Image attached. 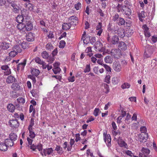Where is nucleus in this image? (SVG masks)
<instances>
[{
  "mask_svg": "<svg viewBox=\"0 0 157 157\" xmlns=\"http://www.w3.org/2000/svg\"><path fill=\"white\" fill-rule=\"evenodd\" d=\"M47 149V153L48 155H50L51 153H52L53 152V150L52 148H48L46 149Z\"/></svg>",
  "mask_w": 157,
  "mask_h": 157,
  "instance_id": "nucleus-57",
  "label": "nucleus"
},
{
  "mask_svg": "<svg viewBox=\"0 0 157 157\" xmlns=\"http://www.w3.org/2000/svg\"><path fill=\"white\" fill-rule=\"evenodd\" d=\"M157 62L155 59H153L151 63V66L153 68L155 67L157 65Z\"/></svg>",
  "mask_w": 157,
  "mask_h": 157,
  "instance_id": "nucleus-53",
  "label": "nucleus"
},
{
  "mask_svg": "<svg viewBox=\"0 0 157 157\" xmlns=\"http://www.w3.org/2000/svg\"><path fill=\"white\" fill-rule=\"evenodd\" d=\"M9 67L7 65H3L1 67V69L2 70L5 71L4 72L5 75H8L11 73V71L10 69H9Z\"/></svg>",
  "mask_w": 157,
  "mask_h": 157,
  "instance_id": "nucleus-6",
  "label": "nucleus"
},
{
  "mask_svg": "<svg viewBox=\"0 0 157 157\" xmlns=\"http://www.w3.org/2000/svg\"><path fill=\"white\" fill-rule=\"evenodd\" d=\"M110 76L109 75H106L105 78V82L109 84L110 83Z\"/></svg>",
  "mask_w": 157,
  "mask_h": 157,
  "instance_id": "nucleus-49",
  "label": "nucleus"
},
{
  "mask_svg": "<svg viewBox=\"0 0 157 157\" xmlns=\"http://www.w3.org/2000/svg\"><path fill=\"white\" fill-rule=\"evenodd\" d=\"M68 79L70 82H74L75 81V77L74 76L69 77Z\"/></svg>",
  "mask_w": 157,
  "mask_h": 157,
  "instance_id": "nucleus-61",
  "label": "nucleus"
},
{
  "mask_svg": "<svg viewBox=\"0 0 157 157\" xmlns=\"http://www.w3.org/2000/svg\"><path fill=\"white\" fill-rule=\"evenodd\" d=\"M15 78L13 76L10 75L8 76L6 80V82L8 83H12L16 81Z\"/></svg>",
  "mask_w": 157,
  "mask_h": 157,
  "instance_id": "nucleus-14",
  "label": "nucleus"
},
{
  "mask_svg": "<svg viewBox=\"0 0 157 157\" xmlns=\"http://www.w3.org/2000/svg\"><path fill=\"white\" fill-rule=\"evenodd\" d=\"M9 137L10 139L14 141L17 139V136L16 134L11 133L9 135Z\"/></svg>",
  "mask_w": 157,
  "mask_h": 157,
  "instance_id": "nucleus-27",
  "label": "nucleus"
},
{
  "mask_svg": "<svg viewBox=\"0 0 157 157\" xmlns=\"http://www.w3.org/2000/svg\"><path fill=\"white\" fill-rule=\"evenodd\" d=\"M13 140H12L10 139H7L5 140V142L6 143L7 146L9 145L10 146H12L14 144V142Z\"/></svg>",
  "mask_w": 157,
  "mask_h": 157,
  "instance_id": "nucleus-26",
  "label": "nucleus"
},
{
  "mask_svg": "<svg viewBox=\"0 0 157 157\" xmlns=\"http://www.w3.org/2000/svg\"><path fill=\"white\" fill-rule=\"evenodd\" d=\"M7 108L8 110L11 113L13 112L15 109V106L12 103L9 104L7 106Z\"/></svg>",
  "mask_w": 157,
  "mask_h": 157,
  "instance_id": "nucleus-13",
  "label": "nucleus"
},
{
  "mask_svg": "<svg viewBox=\"0 0 157 157\" xmlns=\"http://www.w3.org/2000/svg\"><path fill=\"white\" fill-rule=\"evenodd\" d=\"M103 66L107 71L110 73L111 72V69L109 66L106 64H103Z\"/></svg>",
  "mask_w": 157,
  "mask_h": 157,
  "instance_id": "nucleus-38",
  "label": "nucleus"
},
{
  "mask_svg": "<svg viewBox=\"0 0 157 157\" xmlns=\"http://www.w3.org/2000/svg\"><path fill=\"white\" fill-rule=\"evenodd\" d=\"M90 70V65H87L86 68L84 70V72L85 73L89 72Z\"/></svg>",
  "mask_w": 157,
  "mask_h": 157,
  "instance_id": "nucleus-51",
  "label": "nucleus"
},
{
  "mask_svg": "<svg viewBox=\"0 0 157 157\" xmlns=\"http://www.w3.org/2000/svg\"><path fill=\"white\" fill-rule=\"evenodd\" d=\"M104 61L106 63H111L113 62V59L110 56H107L104 58Z\"/></svg>",
  "mask_w": 157,
  "mask_h": 157,
  "instance_id": "nucleus-20",
  "label": "nucleus"
},
{
  "mask_svg": "<svg viewBox=\"0 0 157 157\" xmlns=\"http://www.w3.org/2000/svg\"><path fill=\"white\" fill-rule=\"evenodd\" d=\"M17 101L18 102L20 103H22V104L24 103L25 102V99L22 98H19L17 99Z\"/></svg>",
  "mask_w": 157,
  "mask_h": 157,
  "instance_id": "nucleus-44",
  "label": "nucleus"
},
{
  "mask_svg": "<svg viewBox=\"0 0 157 157\" xmlns=\"http://www.w3.org/2000/svg\"><path fill=\"white\" fill-rule=\"evenodd\" d=\"M117 34L120 37L123 38L125 36V31L123 28L118 29L117 31Z\"/></svg>",
  "mask_w": 157,
  "mask_h": 157,
  "instance_id": "nucleus-11",
  "label": "nucleus"
},
{
  "mask_svg": "<svg viewBox=\"0 0 157 157\" xmlns=\"http://www.w3.org/2000/svg\"><path fill=\"white\" fill-rule=\"evenodd\" d=\"M138 16L140 20L141 21H143V18H144L145 17L144 14V11H141V13H140L138 14Z\"/></svg>",
  "mask_w": 157,
  "mask_h": 157,
  "instance_id": "nucleus-31",
  "label": "nucleus"
},
{
  "mask_svg": "<svg viewBox=\"0 0 157 157\" xmlns=\"http://www.w3.org/2000/svg\"><path fill=\"white\" fill-rule=\"evenodd\" d=\"M9 125L13 128H16L18 127L19 123L16 119L10 120L9 121Z\"/></svg>",
  "mask_w": 157,
  "mask_h": 157,
  "instance_id": "nucleus-4",
  "label": "nucleus"
},
{
  "mask_svg": "<svg viewBox=\"0 0 157 157\" xmlns=\"http://www.w3.org/2000/svg\"><path fill=\"white\" fill-rule=\"evenodd\" d=\"M112 82L114 84H117L118 82V81L117 77H113L112 78Z\"/></svg>",
  "mask_w": 157,
  "mask_h": 157,
  "instance_id": "nucleus-52",
  "label": "nucleus"
},
{
  "mask_svg": "<svg viewBox=\"0 0 157 157\" xmlns=\"http://www.w3.org/2000/svg\"><path fill=\"white\" fill-rule=\"evenodd\" d=\"M86 36V38L85 37H82V39L84 44H87L90 41V36Z\"/></svg>",
  "mask_w": 157,
  "mask_h": 157,
  "instance_id": "nucleus-23",
  "label": "nucleus"
},
{
  "mask_svg": "<svg viewBox=\"0 0 157 157\" xmlns=\"http://www.w3.org/2000/svg\"><path fill=\"white\" fill-rule=\"evenodd\" d=\"M34 34L31 32H29L26 36V39L28 41H32L34 40Z\"/></svg>",
  "mask_w": 157,
  "mask_h": 157,
  "instance_id": "nucleus-9",
  "label": "nucleus"
},
{
  "mask_svg": "<svg viewBox=\"0 0 157 157\" xmlns=\"http://www.w3.org/2000/svg\"><path fill=\"white\" fill-rule=\"evenodd\" d=\"M96 41V37H92L91 39H90V43L93 44Z\"/></svg>",
  "mask_w": 157,
  "mask_h": 157,
  "instance_id": "nucleus-63",
  "label": "nucleus"
},
{
  "mask_svg": "<svg viewBox=\"0 0 157 157\" xmlns=\"http://www.w3.org/2000/svg\"><path fill=\"white\" fill-rule=\"evenodd\" d=\"M36 148H37L39 151H40L42 150V145L40 144H39L36 146Z\"/></svg>",
  "mask_w": 157,
  "mask_h": 157,
  "instance_id": "nucleus-60",
  "label": "nucleus"
},
{
  "mask_svg": "<svg viewBox=\"0 0 157 157\" xmlns=\"http://www.w3.org/2000/svg\"><path fill=\"white\" fill-rule=\"evenodd\" d=\"M28 147L30 149L32 150L33 151H35L36 149V146L34 145V144H32L30 145H28Z\"/></svg>",
  "mask_w": 157,
  "mask_h": 157,
  "instance_id": "nucleus-46",
  "label": "nucleus"
},
{
  "mask_svg": "<svg viewBox=\"0 0 157 157\" xmlns=\"http://www.w3.org/2000/svg\"><path fill=\"white\" fill-rule=\"evenodd\" d=\"M7 146L6 143L4 142V143H0V150L2 151H6L7 150Z\"/></svg>",
  "mask_w": 157,
  "mask_h": 157,
  "instance_id": "nucleus-16",
  "label": "nucleus"
},
{
  "mask_svg": "<svg viewBox=\"0 0 157 157\" xmlns=\"http://www.w3.org/2000/svg\"><path fill=\"white\" fill-rule=\"evenodd\" d=\"M17 28L19 30H21L25 27V21L23 23H19L17 26Z\"/></svg>",
  "mask_w": 157,
  "mask_h": 157,
  "instance_id": "nucleus-30",
  "label": "nucleus"
},
{
  "mask_svg": "<svg viewBox=\"0 0 157 157\" xmlns=\"http://www.w3.org/2000/svg\"><path fill=\"white\" fill-rule=\"evenodd\" d=\"M33 111V113L34 114L35 113V110L34 108L33 107V105H31L30 106L29 112L31 113Z\"/></svg>",
  "mask_w": 157,
  "mask_h": 157,
  "instance_id": "nucleus-47",
  "label": "nucleus"
},
{
  "mask_svg": "<svg viewBox=\"0 0 157 157\" xmlns=\"http://www.w3.org/2000/svg\"><path fill=\"white\" fill-rule=\"evenodd\" d=\"M29 78L31 79L33 81V84H34L36 82V80L35 77L33 76L32 75H29L28 76Z\"/></svg>",
  "mask_w": 157,
  "mask_h": 157,
  "instance_id": "nucleus-55",
  "label": "nucleus"
},
{
  "mask_svg": "<svg viewBox=\"0 0 157 157\" xmlns=\"http://www.w3.org/2000/svg\"><path fill=\"white\" fill-rule=\"evenodd\" d=\"M100 110L98 108H96L94 110L93 114L96 117L98 115V113L99 112Z\"/></svg>",
  "mask_w": 157,
  "mask_h": 157,
  "instance_id": "nucleus-48",
  "label": "nucleus"
},
{
  "mask_svg": "<svg viewBox=\"0 0 157 157\" xmlns=\"http://www.w3.org/2000/svg\"><path fill=\"white\" fill-rule=\"evenodd\" d=\"M111 137L109 134L107 135V143H106L107 146L109 147L111 146Z\"/></svg>",
  "mask_w": 157,
  "mask_h": 157,
  "instance_id": "nucleus-33",
  "label": "nucleus"
},
{
  "mask_svg": "<svg viewBox=\"0 0 157 157\" xmlns=\"http://www.w3.org/2000/svg\"><path fill=\"white\" fill-rule=\"evenodd\" d=\"M34 125V119L31 118L30 120V124L29 125V127H32Z\"/></svg>",
  "mask_w": 157,
  "mask_h": 157,
  "instance_id": "nucleus-64",
  "label": "nucleus"
},
{
  "mask_svg": "<svg viewBox=\"0 0 157 157\" xmlns=\"http://www.w3.org/2000/svg\"><path fill=\"white\" fill-rule=\"evenodd\" d=\"M25 29L27 31H30L33 29V26L31 21H29L26 22H25Z\"/></svg>",
  "mask_w": 157,
  "mask_h": 157,
  "instance_id": "nucleus-8",
  "label": "nucleus"
},
{
  "mask_svg": "<svg viewBox=\"0 0 157 157\" xmlns=\"http://www.w3.org/2000/svg\"><path fill=\"white\" fill-rule=\"evenodd\" d=\"M55 150L57 151L58 153H62V148L59 145H56Z\"/></svg>",
  "mask_w": 157,
  "mask_h": 157,
  "instance_id": "nucleus-40",
  "label": "nucleus"
},
{
  "mask_svg": "<svg viewBox=\"0 0 157 157\" xmlns=\"http://www.w3.org/2000/svg\"><path fill=\"white\" fill-rule=\"evenodd\" d=\"M130 86V84L128 83H124L121 86V88L123 89L129 88Z\"/></svg>",
  "mask_w": 157,
  "mask_h": 157,
  "instance_id": "nucleus-35",
  "label": "nucleus"
},
{
  "mask_svg": "<svg viewBox=\"0 0 157 157\" xmlns=\"http://www.w3.org/2000/svg\"><path fill=\"white\" fill-rule=\"evenodd\" d=\"M119 48L122 51H125L127 49V46L124 42L120 41L118 44Z\"/></svg>",
  "mask_w": 157,
  "mask_h": 157,
  "instance_id": "nucleus-10",
  "label": "nucleus"
},
{
  "mask_svg": "<svg viewBox=\"0 0 157 157\" xmlns=\"http://www.w3.org/2000/svg\"><path fill=\"white\" fill-rule=\"evenodd\" d=\"M125 23V21L124 19L120 17L119 18V21L118 24L119 25H124Z\"/></svg>",
  "mask_w": 157,
  "mask_h": 157,
  "instance_id": "nucleus-39",
  "label": "nucleus"
},
{
  "mask_svg": "<svg viewBox=\"0 0 157 157\" xmlns=\"http://www.w3.org/2000/svg\"><path fill=\"white\" fill-rule=\"evenodd\" d=\"M11 87L13 90H19L20 89V86L17 83H13Z\"/></svg>",
  "mask_w": 157,
  "mask_h": 157,
  "instance_id": "nucleus-17",
  "label": "nucleus"
},
{
  "mask_svg": "<svg viewBox=\"0 0 157 157\" xmlns=\"http://www.w3.org/2000/svg\"><path fill=\"white\" fill-rule=\"evenodd\" d=\"M122 13L127 17L130 18L129 16L131 14L132 10L131 9L128 7L126 6H122Z\"/></svg>",
  "mask_w": 157,
  "mask_h": 157,
  "instance_id": "nucleus-2",
  "label": "nucleus"
},
{
  "mask_svg": "<svg viewBox=\"0 0 157 157\" xmlns=\"http://www.w3.org/2000/svg\"><path fill=\"white\" fill-rule=\"evenodd\" d=\"M25 5L30 10H32L33 9V5L31 3L29 2L28 3H26Z\"/></svg>",
  "mask_w": 157,
  "mask_h": 157,
  "instance_id": "nucleus-36",
  "label": "nucleus"
},
{
  "mask_svg": "<svg viewBox=\"0 0 157 157\" xmlns=\"http://www.w3.org/2000/svg\"><path fill=\"white\" fill-rule=\"evenodd\" d=\"M13 49H14L16 52L17 53H20L21 51V48L20 45H16L13 47Z\"/></svg>",
  "mask_w": 157,
  "mask_h": 157,
  "instance_id": "nucleus-25",
  "label": "nucleus"
},
{
  "mask_svg": "<svg viewBox=\"0 0 157 157\" xmlns=\"http://www.w3.org/2000/svg\"><path fill=\"white\" fill-rule=\"evenodd\" d=\"M141 153H143L146 155H148L150 152V151L148 148L146 147H143L141 150Z\"/></svg>",
  "mask_w": 157,
  "mask_h": 157,
  "instance_id": "nucleus-28",
  "label": "nucleus"
},
{
  "mask_svg": "<svg viewBox=\"0 0 157 157\" xmlns=\"http://www.w3.org/2000/svg\"><path fill=\"white\" fill-rule=\"evenodd\" d=\"M110 53L113 57L116 59H119L122 55L121 50L119 49H113L111 50Z\"/></svg>",
  "mask_w": 157,
  "mask_h": 157,
  "instance_id": "nucleus-1",
  "label": "nucleus"
},
{
  "mask_svg": "<svg viewBox=\"0 0 157 157\" xmlns=\"http://www.w3.org/2000/svg\"><path fill=\"white\" fill-rule=\"evenodd\" d=\"M40 72L39 70L35 68H33L31 71L32 75L34 76H37L39 75Z\"/></svg>",
  "mask_w": 157,
  "mask_h": 157,
  "instance_id": "nucleus-19",
  "label": "nucleus"
},
{
  "mask_svg": "<svg viewBox=\"0 0 157 157\" xmlns=\"http://www.w3.org/2000/svg\"><path fill=\"white\" fill-rule=\"evenodd\" d=\"M66 43L64 40H61L60 42L59 47L60 48H63L65 46Z\"/></svg>",
  "mask_w": 157,
  "mask_h": 157,
  "instance_id": "nucleus-41",
  "label": "nucleus"
},
{
  "mask_svg": "<svg viewBox=\"0 0 157 157\" xmlns=\"http://www.w3.org/2000/svg\"><path fill=\"white\" fill-rule=\"evenodd\" d=\"M48 37L49 38H52L54 37V35H53V33L52 32H50L49 33V34L48 35Z\"/></svg>",
  "mask_w": 157,
  "mask_h": 157,
  "instance_id": "nucleus-62",
  "label": "nucleus"
},
{
  "mask_svg": "<svg viewBox=\"0 0 157 157\" xmlns=\"http://www.w3.org/2000/svg\"><path fill=\"white\" fill-rule=\"evenodd\" d=\"M148 136L147 133H141L138 135V140L140 142H145L147 141Z\"/></svg>",
  "mask_w": 157,
  "mask_h": 157,
  "instance_id": "nucleus-3",
  "label": "nucleus"
},
{
  "mask_svg": "<svg viewBox=\"0 0 157 157\" xmlns=\"http://www.w3.org/2000/svg\"><path fill=\"white\" fill-rule=\"evenodd\" d=\"M140 129L141 133H147L146 132L147 131V128L145 127L142 126L140 127Z\"/></svg>",
  "mask_w": 157,
  "mask_h": 157,
  "instance_id": "nucleus-50",
  "label": "nucleus"
},
{
  "mask_svg": "<svg viewBox=\"0 0 157 157\" xmlns=\"http://www.w3.org/2000/svg\"><path fill=\"white\" fill-rule=\"evenodd\" d=\"M24 18L21 15H18L16 18V21L18 23H22L23 22H24V21H23Z\"/></svg>",
  "mask_w": 157,
  "mask_h": 157,
  "instance_id": "nucleus-24",
  "label": "nucleus"
},
{
  "mask_svg": "<svg viewBox=\"0 0 157 157\" xmlns=\"http://www.w3.org/2000/svg\"><path fill=\"white\" fill-rule=\"evenodd\" d=\"M113 67V69L116 71H120L121 70V66L119 62H114Z\"/></svg>",
  "mask_w": 157,
  "mask_h": 157,
  "instance_id": "nucleus-7",
  "label": "nucleus"
},
{
  "mask_svg": "<svg viewBox=\"0 0 157 157\" xmlns=\"http://www.w3.org/2000/svg\"><path fill=\"white\" fill-rule=\"evenodd\" d=\"M26 59H24L22 63H19L17 67V70L18 71L20 69L21 70H23L26 64Z\"/></svg>",
  "mask_w": 157,
  "mask_h": 157,
  "instance_id": "nucleus-12",
  "label": "nucleus"
},
{
  "mask_svg": "<svg viewBox=\"0 0 157 157\" xmlns=\"http://www.w3.org/2000/svg\"><path fill=\"white\" fill-rule=\"evenodd\" d=\"M117 11L118 12H120V11L122 12V6L120 4H118L117 6Z\"/></svg>",
  "mask_w": 157,
  "mask_h": 157,
  "instance_id": "nucleus-54",
  "label": "nucleus"
},
{
  "mask_svg": "<svg viewBox=\"0 0 157 157\" xmlns=\"http://www.w3.org/2000/svg\"><path fill=\"white\" fill-rule=\"evenodd\" d=\"M78 19L75 16H72L69 17L68 21L71 23V25H76L78 23Z\"/></svg>",
  "mask_w": 157,
  "mask_h": 157,
  "instance_id": "nucleus-5",
  "label": "nucleus"
},
{
  "mask_svg": "<svg viewBox=\"0 0 157 157\" xmlns=\"http://www.w3.org/2000/svg\"><path fill=\"white\" fill-rule=\"evenodd\" d=\"M53 71L54 73L55 74H57L58 73L60 72L61 69L59 67H56L53 69Z\"/></svg>",
  "mask_w": 157,
  "mask_h": 157,
  "instance_id": "nucleus-45",
  "label": "nucleus"
},
{
  "mask_svg": "<svg viewBox=\"0 0 157 157\" xmlns=\"http://www.w3.org/2000/svg\"><path fill=\"white\" fill-rule=\"evenodd\" d=\"M46 48L47 50L51 51L53 49V46L51 43H48L46 44Z\"/></svg>",
  "mask_w": 157,
  "mask_h": 157,
  "instance_id": "nucleus-32",
  "label": "nucleus"
},
{
  "mask_svg": "<svg viewBox=\"0 0 157 157\" xmlns=\"http://www.w3.org/2000/svg\"><path fill=\"white\" fill-rule=\"evenodd\" d=\"M41 56L44 59H47L49 56V54L46 51H44L41 53Z\"/></svg>",
  "mask_w": 157,
  "mask_h": 157,
  "instance_id": "nucleus-37",
  "label": "nucleus"
},
{
  "mask_svg": "<svg viewBox=\"0 0 157 157\" xmlns=\"http://www.w3.org/2000/svg\"><path fill=\"white\" fill-rule=\"evenodd\" d=\"M118 143L120 147H124L125 148H126L127 147V145L125 142L121 139L120 140H118Z\"/></svg>",
  "mask_w": 157,
  "mask_h": 157,
  "instance_id": "nucleus-21",
  "label": "nucleus"
},
{
  "mask_svg": "<svg viewBox=\"0 0 157 157\" xmlns=\"http://www.w3.org/2000/svg\"><path fill=\"white\" fill-rule=\"evenodd\" d=\"M12 50H13L9 53V56L11 58L14 57L17 54V52L14 49H12Z\"/></svg>",
  "mask_w": 157,
  "mask_h": 157,
  "instance_id": "nucleus-34",
  "label": "nucleus"
},
{
  "mask_svg": "<svg viewBox=\"0 0 157 157\" xmlns=\"http://www.w3.org/2000/svg\"><path fill=\"white\" fill-rule=\"evenodd\" d=\"M81 6V4L79 2H78L75 5V8L77 10H78L80 9Z\"/></svg>",
  "mask_w": 157,
  "mask_h": 157,
  "instance_id": "nucleus-43",
  "label": "nucleus"
},
{
  "mask_svg": "<svg viewBox=\"0 0 157 157\" xmlns=\"http://www.w3.org/2000/svg\"><path fill=\"white\" fill-rule=\"evenodd\" d=\"M71 26V24L69 22L68 23H64L62 25V29L66 30H69Z\"/></svg>",
  "mask_w": 157,
  "mask_h": 157,
  "instance_id": "nucleus-15",
  "label": "nucleus"
},
{
  "mask_svg": "<svg viewBox=\"0 0 157 157\" xmlns=\"http://www.w3.org/2000/svg\"><path fill=\"white\" fill-rule=\"evenodd\" d=\"M102 29V23L101 22H99L98 24L97 25L96 27L97 30L101 29Z\"/></svg>",
  "mask_w": 157,
  "mask_h": 157,
  "instance_id": "nucleus-59",
  "label": "nucleus"
},
{
  "mask_svg": "<svg viewBox=\"0 0 157 157\" xmlns=\"http://www.w3.org/2000/svg\"><path fill=\"white\" fill-rule=\"evenodd\" d=\"M119 18V16L118 14L117 13H116L113 17V20L114 21H117Z\"/></svg>",
  "mask_w": 157,
  "mask_h": 157,
  "instance_id": "nucleus-56",
  "label": "nucleus"
},
{
  "mask_svg": "<svg viewBox=\"0 0 157 157\" xmlns=\"http://www.w3.org/2000/svg\"><path fill=\"white\" fill-rule=\"evenodd\" d=\"M29 136L30 137L31 139H33L34 138L35 136H36V134L34 133V132H32L29 133Z\"/></svg>",
  "mask_w": 157,
  "mask_h": 157,
  "instance_id": "nucleus-58",
  "label": "nucleus"
},
{
  "mask_svg": "<svg viewBox=\"0 0 157 157\" xmlns=\"http://www.w3.org/2000/svg\"><path fill=\"white\" fill-rule=\"evenodd\" d=\"M1 46L4 49H6L10 47V44L6 42H3L1 44Z\"/></svg>",
  "mask_w": 157,
  "mask_h": 157,
  "instance_id": "nucleus-29",
  "label": "nucleus"
},
{
  "mask_svg": "<svg viewBox=\"0 0 157 157\" xmlns=\"http://www.w3.org/2000/svg\"><path fill=\"white\" fill-rule=\"evenodd\" d=\"M119 41V39L118 37L117 36L115 35L112 37L111 42L112 44L115 45L117 44Z\"/></svg>",
  "mask_w": 157,
  "mask_h": 157,
  "instance_id": "nucleus-18",
  "label": "nucleus"
},
{
  "mask_svg": "<svg viewBox=\"0 0 157 157\" xmlns=\"http://www.w3.org/2000/svg\"><path fill=\"white\" fill-rule=\"evenodd\" d=\"M94 46L95 48L96 49L98 48L99 50L102 48L103 45L100 41H98L95 43Z\"/></svg>",
  "mask_w": 157,
  "mask_h": 157,
  "instance_id": "nucleus-22",
  "label": "nucleus"
},
{
  "mask_svg": "<svg viewBox=\"0 0 157 157\" xmlns=\"http://www.w3.org/2000/svg\"><path fill=\"white\" fill-rule=\"evenodd\" d=\"M20 46L23 49H25L28 47V44L27 43L23 42L21 43Z\"/></svg>",
  "mask_w": 157,
  "mask_h": 157,
  "instance_id": "nucleus-42",
  "label": "nucleus"
}]
</instances>
